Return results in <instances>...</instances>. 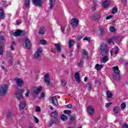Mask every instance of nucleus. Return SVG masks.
Returning <instances> with one entry per match:
<instances>
[{"label":"nucleus","mask_w":128,"mask_h":128,"mask_svg":"<svg viewBox=\"0 0 128 128\" xmlns=\"http://www.w3.org/2000/svg\"><path fill=\"white\" fill-rule=\"evenodd\" d=\"M24 90L22 89H18L16 92V96L18 100H20L19 104V108L20 110H24L26 108V100H24Z\"/></svg>","instance_id":"nucleus-1"},{"label":"nucleus","mask_w":128,"mask_h":128,"mask_svg":"<svg viewBox=\"0 0 128 128\" xmlns=\"http://www.w3.org/2000/svg\"><path fill=\"white\" fill-rule=\"evenodd\" d=\"M112 70L114 71V74H113V78L115 80H120V71L118 67L114 66L112 68Z\"/></svg>","instance_id":"nucleus-2"},{"label":"nucleus","mask_w":128,"mask_h":128,"mask_svg":"<svg viewBox=\"0 0 128 128\" xmlns=\"http://www.w3.org/2000/svg\"><path fill=\"white\" fill-rule=\"evenodd\" d=\"M100 54L102 56H106L108 54V45L106 44H102L100 46Z\"/></svg>","instance_id":"nucleus-3"},{"label":"nucleus","mask_w":128,"mask_h":128,"mask_svg":"<svg viewBox=\"0 0 128 128\" xmlns=\"http://www.w3.org/2000/svg\"><path fill=\"white\" fill-rule=\"evenodd\" d=\"M42 48H39L34 54V58L38 60V62H40L42 58L40 57V54H42Z\"/></svg>","instance_id":"nucleus-4"},{"label":"nucleus","mask_w":128,"mask_h":128,"mask_svg":"<svg viewBox=\"0 0 128 128\" xmlns=\"http://www.w3.org/2000/svg\"><path fill=\"white\" fill-rule=\"evenodd\" d=\"M8 85H4L0 87V96H4L6 94V92H8Z\"/></svg>","instance_id":"nucleus-5"},{"label":"nucleus","mask_w":128,"mask_h":128,"mask_svg":"<svg viewBox=\"0 0 128 128\" xmlns=\"http://www.w3.org/2000/svg\"><path fill=\"white\" fill-rule=\"evenodd\" d=\"M14 80L16 82L17 86H19L20 88H22V86L24 84V80L20 78H18V77H16L14 78Z\"/></svg>","instance_id":"nucleus-6"},{"label":"nucleus","mask_w":128,"mask_h":128,"mask_svg":"<svg viewBox=\"0 0 128 128\" xmlns=\"http://www.w3.org/2000/svg\"><path fill=\"white\" fill-rule=\"evenodd\" d=\"M58 112L55 111L51 112L50 116L54 118L55 120V124H58L60 122V120L58 119Z\"/></svg>","instance_id":"nucleus-7"},{"label":"nucleus","mask_w":128,"mask_h":128,"mask_svg":"<svg viewBox=\"0 0 128 128\" xmlns=\"http://www.w3.org/2000/svg\"><path fill=\"white\" fill-rule=\"evenodd\" d=\"M42 90V86L36 88L32 92V94L34 98H36V96H38V94Z\"/></svg>","instance_id":"nucleus-8"},{"label":"nucleus","mask_w":128,"mask_h":128,"mask_svg":"<svg viewBox=\"0 0 128 128\" xmlns=\"http://www.w3.org/2000/svg\"><path fill=\"white\" fill-rule=\"evenodd\" d=\"M78 20L76 18H72L71 20L70 24L72 25L73 28H76L78 24Z\"/></svg>","instance_id":"nucleus-9"},{"label":"nucleus","mask_w":128,"mask_h":128,"mask_svg":"<svg viewBox=\"0 0 128 128\" xmlns=\"http://www.w3.org/2000/svg\"><path fill=\"white\" fill-rule=\"evenodd\" d=\"M87 111L90 116H94V108L92 106H88Z\"/></svg>","instance_id":"nucleus-10"},{"label":"nucleus","mask_w":128,"mask_h":128,"mask_svg":"<svg viewBox=\"0 0 128 128\" xmlns=\"http://www.w3.org/2000/svg\"><path fill=\"white\" fill-rule=\"evenodd\" d=\"M44 82H45L47 86H50V74H46L44 75Z\"/></svg>","instance_id":"nucleus-11"},{"label":"nucleus","mask_w":128,"mask_h":128,"mask_svg":"<svg viewBox=\"0 0 128 128\" xmlns=\"http://www.w3.org/2000/svg\"><path fill=\"white\" fill-rule=\"evenodd\" d=\"M24 40L25 46H26V48H28V50H30V46H32L30 40V38H25Z\"/></svg>","instance_id":"nucleus-12"},{"label":"nucleus","mask_w":128,"mask_h":128,"mask_svg":"<svg viewBox=\"0 0 128 128\" xmlns=\"http://www.w3.org/2000/svg\"><path fill=\"white\" fill-rule=\"evenodd\" d=\"M32 2L36 6H40L42 4H44V2H42V0H32Z\"/></svg>","instance_id":"nucleus-13"},{"label":"nucleus","mask_w":128,"mask_h":128,"mask_svg":"<svg viewBox=\"0 0 128 128\" xmlns=\"http://www.w3.org/2000/svg\"><path fill=\"white\" fill-rule=\"evenodd\" d=\"M82 54L83 58H85V60L88 59V51L86 50L85 49H83L82 50Z\"/></svg>","instance_id":"nucleus-14"},{"label":"nucleus","mask_w":128,"mask_h":128,"mask_svg":"<svg viewBox=\"0 0 128 128\" xmlns=\"http://www.w3.org/2000/svg\"><path fill=\"white\" fill-rule=\"evenodd\" d=\"M100 18V14L98 13H95L92 16L93 20H98Z\"/></svg>","instance_id":"nucleus-15"},{"label":"nucleus","mask_w":128,"mask_h":128,"mask_svg":"<svg viewBox=\"0 0 128 128\" xmlns=\"http://www.w3.org/2000/svg\"><path fill=\"white\" fill-rule=\"evenodd\" d=\"M52 104H54L56 106H58V99L56 96H53L51 98Z\"/></svg>","instance_id":"nucleus-16"},{"label":"nucleus","mask_w":128,"mask_h":128,"mask_svg":"<svg viewBox=\"0 0 128 128\" xmlns=\"http://www.w3.org/2000/svg\"><path fill=\"white\" fill-rule=\"evenodd\" d=\"M6 18V14L4 11V9H0V20H4Z\"/></svg>","instance_id":"nucleus-17"},{"label":"nucleus","mask_w":128,"mask_h":128,"mask_svg":"<svg viewBox=\"0 0 128 128\" xmlns=\"http://www.w3.org/2000/svg\"><path fill=\"white\" fill-rule=\"evenodd\" d=\"M103 8H106L110 6V1L108 0H106L102 3Z\"/></svg>","instance_id":"nucleus-18"},{"label":"nucleus","mask_w":128,"mask_h":128,"mask_svg":"<svg viewBox=\"0 0 128 128\" xmlns=\"http://www.w3.org/2000/svg\"><path fill=\"white\" fill-rule=\"evenodd\" d=\"M46 32V29L44 27H41L38 30V34H40L41 36H44V32Z\"/></svg>","instance_id":"nucleus-19"},{"label":"nucleus","mask_w":128,"mask_h":128,"mask_svg":"<svg viewBox=\"0 0 128 128\" xmlns=\"http://www.w3.org/2000/svg\"><path fill=\"white\" fill-rule=\"evenodd\" d=\"M113 112L116 114H120V108L118 106H115L113 108Z\"/></svg>","instance_id":"nucleus-20"},{"label":"nucleus","mask_w":128,"mask_h":128,"mask_svg":"<svg viewBox=\"0 0 128 128\" xmlns=\"http://www.w3.org/2000/svg\"><path fill=\"white\" fill-rule=\"evenodd\" d=\"M75 80L76 82H78V84H80V73H75Z\"/></svg>","instance_id":"nucleus-21"},{"label":"nucleus","mask_w":128,"mask_h":128,"mask_svg":"<svg viewBox=\"0 0 128 128\" xmlns=\"http://www.w3.org/2000/svg\"><path fill=\"white\" fill-rule=\"evenodd\" d=\"M74 40H69L68 48H70L74 46Z\"/></svg>","instance_id":"nucleus-22"},{"label":"nucleus","mask_w":128,"mask_h":128,"mask_svg":"<svg viewBox=\"0 0 128 128\" xmlns=\"http://www.w3.org/2000/svg\"><path fill=\"white\" fill-rule=\"evenodd\" d=\"M55 46H56L58 52H62V47L60 46V44L56 43L55 44Z\"/></svg>","instance_id":"nucleus-23"},{"label":"nucleus","mask_w":128,"mask_h":128,"mask_svg":"<svg viewBox=\"0 0 128 128\" xmlns=\"http://www.w3.org/2000/svg\"><path fill=\"white\" fill-rule=\"evenodd\" d=\"M30 0H25L24 2V6L25 8H28L30 7Z\"/></svg>","instance_id":"nucleus-24"},{"label":"nucleus","mask_w":128,"mask_h":128,"mask_svg":"<svg viewBox=\"0 0 128 128\" xmlns=\"http://www.w3.org/2000/svg\"><path fill=\"white\" fill-rule=\"evenodd\" d=\"M22 32H20V30H17L16 31L14 32V36H20Z\"/></svg>","instance_id":"nucleus-25"},{"label":"nucleus","mask_w":128,"mask_h":128,"mask_svg":"<svg viewBox=\"0 0 128 128\" xmlns=\"http://www.w3.org/2000/svg\"><path fill=\"white\" fill-rule=\"evenodd\" d=\"M60 119L62 120L63 122H64L66 120H68V116L64 115V114H62L61 116H60Z\"/></svg>","instance_id":"nucleus-26"},{"label":"nucleus","mask_w":128,"mask_h":128,"mask_svg":"<svg viewBox=\"0 0 128 128\" xmlns=\"http://www.w3.org/2000/svg\"><path fill=\"white\" fill-rule=\"evenodd\" d=\"M104 66L102 64H96L95 66V68L97 70H101L102 68H103Z\"/></svg>","instance_id":"nucleus-27"},{"label":"nucleus","mask_w":128,"mask_h":128,"mask_svg":"<svg viewBox=\"0 0 128 128\" xmlns=\"http://www.w3.org/2000/svg\"><path fill=\"white\" fill-rule=\"evenodd\" d=\"M106 96L108 98H110L112 96V94L110 91L106 92Z\"/></svg>","instance_id":"nucleus-28"},{"label":"nucleus","mask_w":128,"mask_h":128,"mask_svg":"<svg viewBox=\"0 0 128 128\" xmlns=\"http://www.w3.org/2000/svg\"><path fill=\"white\" fill-rule=\"evenodd\" d=\"M119 38L120 37L118 36H114L112 38V40H113L114 42H118Z\"/></svg>","instance_id":"nucleus-29"},{"label":"nucleus","mask_w":128,"mask_h":128,"mask_svg":"<svg viewBox=\"0 0 128 128\" xmlns=\"http://www.w3.org/2000/svg\"><path fill=\"white\" fill-rule=\"evenodd\" d=\"M108 60V56H104L102 58V62L104 64H106Z\"/></svg>","instance_id":"nucleus-30"},{"label":"nucleus","mask_w":128,"mask_h":128,"mask_svg":"<svg viewBox=\"0 0 128 128\" xmlns=\"http://www.w3.org/2000/svg\"><path fill=\"white\" fill-rule=\"evenodd\" d=\"M126 106V102H123L121 104H120V108L121 110H124Z\"/></svg>","instance_id":"nucleus-31"},{"label":"nucleus","mask_w":128,"mask_h":128,"mask_svg":"<svg viewBox=\"0 0 128 128\" xmlns=\"http://www.w3.org/2000/svg\"><path fill=\"white\" fill-rule=\"evenodd\" d=\"M54 0H50L49 4L50 6V8L51 10L54 8Z\"/></svg>","instance_id":"nucleus-32"},{"label":"nucleus","mask_w":128,"mask_h":128,"mask_svg":"<svg viewBox=\"0 0 128 128\" xmlns=\"http://www.w3.org/2000/svg\"><path fill=\"white\" fill-rule=\"evenodd\" d=\"M116 12H118V8L114 7L112 10V14H116Z\"/></svg>","instance_id":"nucleus-33"},{"label":"nucleus","mask_w":128,"mask_h":128,"mask_svg":"<svg viewBox=\"0 0 128 128\" xmlns=\"http://www.w3.org/2000/svg\"><path fill=\"white\" fill-rule=\"evenodd\" d=\"M12 116H14V113H12V112H8V114H7V118H12Z\"/></svg>","instance_id":"nucleus-34"},{"label":"nucleus","mask_w":128,"mask_h":128,"mask_svg":"<svg viewBox=\"0 0 128 128\" xmlns=\"http://www.w3.org/2000/svg\"><path fill=\"white\" fill-rule=\"evenodd\" d=\"M100 36H104L106 34V32H104V28H100Z\"/></svg>","instance_id":"nucleus-35"},{"label":"nucleus","mask_w":128,"mask_h":128,"mask_svg":"<svg viewBox=\"0 0 128 128\" xmlns=\"http://www.w3.org/2000/svg\"><path fill=\"white\" fill-rule=\"evenodd\" d=\"M83 64H84V61L83 60H80L79 62L78 63L77 66L79 68H82V66Z\"/></svg>","instance_id":"nucleus-36"},{"label":"nucleus","mask_w":128,"mask_h":128,"mask_svg":"<svg viewBox=\"0 0 128 128\" xmlns=\"http://www.w3.org/2000/svg\"><path fill=\"white\" fill-rule=\"evenodd\" d=\"M61 84H62V86H66V81L64 80H62Z\"/></svg>","instance_id":"nucleus-37"},{"label":"nucleus","mask_w":128,"mask_h":128,"mask_svg":"<svg viewBox=\"0 0 128 128\" xmlns=\"http://www.w3.org/2000/svg\"><path fill=\"white\" fill-rule=\"evenodd\" d=\"M108 44H114V40H112V38H109L107 40Z\"/></svg>","instance_id":"nucleus-38"},{"label":"nucleus","mask_w":128,"mask_h":128,"mask_svg":"<svg viewBox=\"0 0 128 128\" xmlns=\"http://www.w3.org/2000/svg\"><path fill=\"white\" fill-rule=\"evenodd\" d=\"M63 112L65 114H72V111L70 110H64Z\"/></svg>","instance_id":"nucleus-39"},{"label":"nucleus","mask_w":128,"mask_h":128,"mask_svg":"<svg viewBox=\"0 0 128 128\" xmlns=\"http://www.w3.org/2000/svg\"><path fill=\"white\" fill-rule=\"evenodd\" d=\"M54 122L56 124V120H52L48 124V126L49 128L50 127L52 126V124H54Z\"/></svg>","instance_id":"nucleus-40"},{"label":"nucleus","mask_w":128,"mask_h":128,"mask_svg":"<svg viewBox=\"0 0 128 128\" xmlns=\"http://www.w3.org/2000/svg\"><path fill=\"white\" fill-rule=\"evenodd\" d=\"M86 86L88 90H92V84L90 83H88L86 84Z\"/></svg>","instance_id":"nucleus-41"},{"label":"nucleus","mask_w":128,"mask_h":128,"mask_svg":"<svg viewBox=\"0 0 128 128\" xmlns=\"http://www.w3.org/2000/svg\"><path fill=\"white\" fill-rule=\"evenodd\" d=\"M119 48L118 46H116L114 48V54H118Z\"/></svg>","instance_id":"nucleus-42"},{"label":"nucleus","mask_w":128,"mask_h":128,"mask_svg":"<svg viewBox=\"0 0 128 128\" xmlns=\"http://www.w3.org/2000/svg\"><path fill=\"white\" fill-rule=\"evenodd\" d=\"M4 54V48L2 46H0V56H2Z\"/></svg>","instance_id":"nucleus-43"},{"label":"nucleus","mask_w":128,"mask_h":128,"mask_svg":"<svg viewBox=\"0 0 128 128\" xmlns=\"http://www.w3.org/2000/svg\"><path fill=\"white\" fill-rule=\"evenodd\" d=\"M40 44H43V46H44V44H46V41L44 40H42L40 42Z\"/></svg>","instance_id":"nucleus-44"},{"label":"nucleus","mask_w":128,"mask_h":128,"mask_svg":"<svg viewBox=\"0 0 128 128\" xmlns=\"http://www.w3.org/2000/svg\"><path fill=\"white\" fill-rule=\"evenodd\" d=\"M34 120L36 122V124H38V122H40V120H38V118L34 116Z\"/></svg>","instance_id":"nucleus-45"},{"label":"nucleus","mask_w":128,"mask_h":128,"mask_svg":"<svg viewBox=\"0 0 128 128\" xmlns=\"http://www.w3.org/2000/svg\"><path fill=\"white\" fill-rule=\"evenodd\" d=\"M110 30L111 32H114L116 30V28H114V26L110 27Z\"/></svg>","instance_id":"nucleus-46"},{"label":"nucleus","mask_w":128,"mask_h":128,"mask_svg":"<svg viewBox=\"0 0 128 128\" xmlns=\"http://www.w3.org/2000/svg\"><path fill=\"white\" fill-rule=\"evenodd\" d=\"M112 102L106 103L105 105V106L108 108L110 107V106H112Z\"/></svg>","instance_id":"nucleus-47"},{"label":"nucleus","mask_w":128,"mask_h":128,"mask_svg":"<svg viewBox=\"0 0 128 128\" xmlns=\"http://www.w3.org/2000/svg\"><path fill=\"white\" fill-rule=\"evenodd\" d=\"M96 6H98V5H94L93 6H92V12H94L96 10Z\"/></svg>","instance_id":"nucleus-48"},{"label":"nucleus","mask_w":128,"mask_h":128,"mask_svg":"<svg viewBox=\"0 0 128 128\" xmlns=\"http://www.w3.org/2000/svg\"><path fill=\"white\" fill-rule=\"evenodd\" d=\"M4 40V36L2 35L1 34H0V42H2Z\"/></svg>","instance_id":"nucleus-49"},{"label":"nucleus","mask_w":128,"mask_h":128,"mask_svg":"<svg viewBox=\"0 0 128 128\" xmlns=\"http://www.w3.org/2000/svg\"><path fill=\"white\" fill-rule=\"evenodd\" d=\"M84 40H87V42H90V38L85 37L84 38Z\"/></svg>","instance_id":"nucleus-50"},{"label":"nucleus","mask_w":128,"mask_h":128,"mask_svg":"<svg viewBox=\"0 0 128 128\" xmlns=\"http://www.w3.org/2000/svg\"><path fill=\"white\" fill-rule=\"evenodd\" d=\"M30 92L28 90H27V92L25 94L26 96V98H28V96H30Z\"/></svg>","instance_id":"nucleus-51"},{"label":"nucleus","mask_w":128,"mask_h":128,"mask_svg":"<svg viewBox=\"0 0 128 128\" xmlns=\"http://www.w3.org/2000/svg\"><path fill=\"white\" fill-rule=\"evenodd\" d=\"M20 32H21V34H20L21 36H26V31L20 30Z\"/></svg>","instance_id":"nucleus-52"},{"label":"nucleus","mask_w":128,"mask_h":128,"mask_svg":"<svg viewBox=\"0 0 128 128\" xmlns=\"http://www.w3.org/2000/svg\"><path fill=\"white\" fill-rule=\"evenodd\" d=\"M40 98H44V92H41V94L40 95Z\"/></svg>","instance_id":"nucleus-53"},{"label":"nucleus","mask_w":128,"mask_h":128,"mask_svg":"<svg viewBox=\"0 0 128 128\" xmlns=\"http://www.w3.org/2000/svg\"><path fill=\"white\" fill-rule=\"evenodd\" d=\"M66 108H72V105L71 104H68L66 106Z\"/></svg>","instance_id":"nucleus-54"},{"label":"nucleus","mask_w":128,"mask_h":128,"mask_svg":"<svg viewBox=\"0 0 128 128\" xmlns=\"http://www.w3.org/2000/svg\"><path fill=\"white\" fill-rule=\"evenodd\" d=\"M122 128H128V124H123Z\"/></svg>","instance_id":"nucleus-55"},{"label":"nucleus","mask_w":128,"mask_h":128,"mask_svg":"<svg viewBox=\"0 0 128 128\" xmlns=\"http://www.w3.org/2000/svg\"><path fill=\"white\" fill-rule=\"evenodd\" d=\"M36 110L37 112H40V108L36 106Z\"/></svg>","instance_id":"nucleus-56"},{"label":"nucleus","mask_w":128,"mask_h":128,"mask_svg":"<svg viewBox=\"0 0 128 128\" xmlns=\"http://www.w3.org/2000/svg\"><path fill=\"white\" fill-rule=\"evenodd\" d=\"M13 64H14V59H12L10 60V66H12Z\"/></svg>","instance_id":"nucleus-57"},{"label":"nucleus","mask_w":128,"mask_h":128,"mask_svg":"<svg viewBox=\"0 0 128 128\" xmlns=\"http://www.w3.org/2000/svg\"><path fill=\"white\" fill-rule=\"evenodd\" d=\"M2 2H3V4H2L3 6L6 8V2L3 1Z\"/></svg>","instance_id":"nucleus-58"},{"label":"nucleus","mask_w":128,"mask_h":128,"mask_svg":"<svg viewBox=\"0 0 128 128\" xmlns=\"http://www.w3.org/2000/svg\"><path fill=\"white\" fill-rule=\"evenodd\" d=\"M112 18V16H108L106 17V20H110Z\"/></svg>","instance_id":"nucleus-59"},{"label":"nucleus","mask_w":128,"mask_h":128,"mask_svg":"<svg viewBox=\"0 0 128 128\" xmlns=\"http://www.w3.org/2000/svg\"><path fill=\"white\" fill-rule=\"evenodd\" d=\"M66 27H62V26H61L60 27V30H61V31L62 32H64V28H65Z\"/></svg>","instance_id":"nucleus-60"},{"label":"nucleus","mask_w":128,"mask_h":128,"mask_svg":"<svg viewBox=\"0 0 128 128\" xmlns=\"http://www.w3.org/2000/svg\"><path fill=\"white\" fill-rule=\"evenodd\" d=\"M22 24V22H20V20H17L16 21L17 26H20V24Z\"/></svg>","instance_id":"nucleus-61"},{"label":"nucleus","mask_w":128,"mask_h":128,"mask_svg":"<svg viewBox=\"0 0 128 128\" xmlns=\"http://www.w3.org/2000/svg\"><path fill=\"white\" fill-rule=\"evenodd\" d=\"M13 46H16V42L14 41H13L12 42V45Z\"/></svg>","instance_id":"nucleus-62"},{"label":"nucleus","mask_w":128,"mask_h":128,"mask_svg":"<svg viewBox=\"0 0 128 128\" xmlns=\"http://www.w3.org/2000/svg\"><path fill=\"white\" fill-rule=\"evenodd\" d=\"M70 120L72 122L73 120H74V117L71 116Z\"/></svg>","instance_id":"nucleus-63"},{"label":"nucleus","mask_w":128,"mask_h":128,"mask_svg":"<svg viewBox=\"0 0 128 128\" xmlns=\"http://www.w3.org/2000/svg\"><path fill=\"white\" fill-rule=\"evenodd\" d=\"M125 66H126L128 68V62H126V63L125 64Z\"/></svg>","instance_id":"nucleus-64"}]
</instances>
